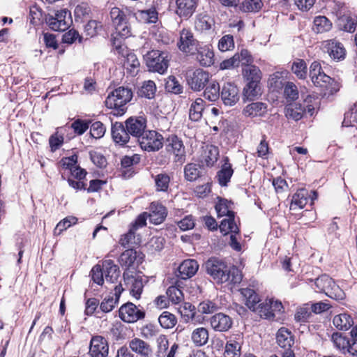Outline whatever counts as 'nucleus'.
<instances>
[{
	"label": "nucleus",
	"instance_id": "9d476101",
	"mask_svg": "<svg viewBox=\"0 0 357 357\" xmlns=\"http://www.w3.org/2000/svg\"><path fill=\"white\" fill-rule=\"evenodd\" d=\"M199 43V42L194 38V35L190 29L184 28L180 31L177 47L181 52L195 54Z\"/></svg>",
	"mask_w": 357,
	"mask_h": 357
},
{
	"label": "nucleus",
	"instance_id": "4c0bfd02",
	"mask_svg": "<svg viewBox=\"0 0 357 357\" xmlns=\"http://www.w3.org/2000/svg\"><path fill=\"white\" fill-rule=\"evenodd\" d=\"M205 101L200 98L192 102L189 109V117L192 121H197L201 119L204 109Z\"/></svg>",
	"mask_w": 357,
	"mask_h": 357
},
{
	"label": "nucleus",
	"instance_id": "c756f323",
	"mask_svg": "<svg viewBox=\"0 0 357 357\" xmlns=\"http://www.w3.org/2000/svg\"><path fill=\"white\" fill-rule=\"evenodd\" d=\"M245 305L252 311L260 302V298L255 291L250 288H242L240 290Z\"/></svg>",
	"mask_w": 357,
	"mask_h": 357
},
{
	"label": "nucleus",
	"instance_id": "4be33fe9",
	"mask_svg": "<svg viewBox=\"0 0 357 357\" xmlns=\"http://www.w3.org/2000/svg\"><path fill=\"white\" fill-rule=\"evenodd\" d=\"M333 347L342 354H349L351 343L349 337L341 333L335 332L331 337Z\"/></svg>",
	"mask_w": 357,
	"mask_h": 357
},
{
	"label": "nucleus",
	"instance_id": "2eb2a0df",
	"mask_svg": "<svg viewBox=\"0 0 357 357\" xmlns=\"http://www.w3.org/2000/svg\"><path fill=\"white\" fill-rule=\"evenodd\" d=\"M196 60L202 66H211L214 63V53L211 46L199 43L197 46L195 54Z\"/></svg>",
	"mask_w": 357,
	"mask_h": 357
},
{
	"label": "nucleus",
	"instance_id": "c9c22d12",
	"mask_svg": "<svg viewBox=\"0 0 357 357\" xmlns=\"http://www.w3.org/2000/svg\"><path fill=\"white\" fill-rule=\"evenodd\" d=\"M208 331L204 327H198L193 330L191 334V340L196 347H202L208 341Z\"/></svg>",
	"mask_w": 357,
	"mask_h": 357
},
{
	"label": "nucleus",
	"instance_id": "680f3d73",
	"mask_svg": "<svg viewBox=\"0 0 357 357\" xmlns=\"http://www.w3.org/2000/svg\"><path fill=\"white\" fill-rule=\"evenodd\" d=\"M333 279L327 275H322L314 280L317 291L326 294L332 284Z\"/></svg>",
	"mask_w": 357,
	"mask_h": 357
},
{
	"label": "nucleus",
	"instance_id": "423d86ee",
	"mask_svg": "<svg viewBox=\"0 0 357 357\" xmlns=\"http://www.w3.org/2000/svg\"><path fill=\"white\" fill-rule=\"evenodd\" d=\"M165 149L174 155V161L183 164L186 158L185 148L181 138L174 134L169 135L164 139Z\"/></svg>",
	"mask_w": 357,
	"mask_h": 357
},
{
	"label": "nucleus",
	"instance_id": "393cba45",
	"mask_svg": "<svg viewBox=\"0 0 357 357\" xmlns=\"http://www.w3.org/2000/svg\"><path fill=\"white\" fill-rule=\"evenodd\" d=\"M148 215L151 222L159 225L165 220L167 212L166 208L161 204L152 202L150 206V212Z\"/></svg>",
	"mask_w": 357,
	"mask_h": 357
},
{
	"label": "nucleus",
	"instance_id": "1a4fd4ad",
	"mask_svg": "<svg viewBox=\"0 0 357 357\" xmlns=\"http://www.w3.org/2000/svg\"><path fill=\"white\" fill-rule=\"evenodd\" d=\"M209 73L200 68L188 72L186 76L187 83L194 91H199L203 89L206 83L209 82Z\"/></svg>",
	"mask_w": 357,
	"mask_h": 357
},
{
	"label": "nucleus",
	"instance_id": "c85d7f7f",
	"mask_svg": "<svg viewBox=\"0 0 357 357\" xmlns=\"http://www.w3.org/2000/svg\"><path fill=\"white\" fill-rule=\"evenodd\" d=\"M267 112V106L261 102L250 103L245 107L243 114L247 117L262 116Z\"/></svg>",
	"mask_w": 357,
	"mask_h": 357
},
{
	"label": "nucleus",
	"instance_id": "5fc2aeb1",
	"mask_svg": "<svg viewBox=\"0 0 357 357\" xmlns=\"http://www.w3.org/2000/svg\"><path fill=\"white\" fill-rule=\"evenodd\" d=\"M184 174L188 181H195L200 176L199 166L194 163L187 164L184 168Z\"/></svg>",
	"mask_w": 357,
	"mask_h": 357
},
{
	"label": "nucleus",
	"instance_id": "bf43d9fd",
	"mask_svg": "<svg viewBox=\"0 0 357 357\" xmlns=\"http://www.w3.org/2000/svg\"><path fill=\"white\" fill-rule=\"evenodd\" d=\"M328 297L337 300L341 301L345 298V294L340 287L335 284V282L332 280V284L330 285V287L327 289V291L325 294Z\"/></svg>",
	"mask_w": 357,
	"mask_h": 357
},
{
	"label": "nucleus",
	"instance_id": "774afa93",
	"mask_svg": "<svg viewBox=\"0 0 357 357\" xmlns=\"http://www.w3.org/2000/svg\"><path fill=\"white\" fill-rule=\"evenodd\" d=\"M91 275L93 281L98 285H102L104 283V275L102 266L96 265L91 271Z\"/></svg>",
	"mask_w": 357,
	"mask_h": 357
},
{
	"label": "nucleus",
	"instance_id": "a19ab883",
	"mask_svg": "<svg viewBox=\"0 0 357 357\" xmlns=\"http://www.w3.org/2000/svg\"><path fill=\"white\" fill-rule=\"evenodd\" d=\"M313 30L317 33L329 31L332 28V23L325 16H317L313 22Z\"/></svg>",
	"mask_w": 357,
	"mask_h": 357
},
{
	"label": "nucleus",
	"instance_id": "f03ea898",
	"mask_svg": "<svg viewBox=\"0 0 357 357\" xmlns=\"http://www.w3.org/2000/svg\"><path fill=\"white\" fill-rule=\"evenodd\" d=\"M132 95L130 89L120 86L109 93L105 100V105L108 108L114 109L113 112L114 116H121L125 113L124 106L131 100Z\"/></svg>",
	"mask_w": 357,
	"mask_h": 357
},
{
	"label": "nucleus",
	"instance_id": "20e7f679",
	"mask_svg": "<svg viewBox=\"0 0 357 357\" xmlns=\"http://www.w3.org/2000/svg\"><path fill=\"white\" fill-rule=\"evenodd\" d=\"M310 76L314 85L322 89L329 93H333L337 91L336 83L334 79L324 73L321 64L318 61L312 63L310 67Z\"/></svg>",
	"mask_w": 357,
	"mask_h": 357
},
{
	"label": "nucleus",
	"instance_id": "3c124183",
	"mask_svg": "<svg viewBox=\"0 0 357 357\" xmlns=\"http://www.w3.org/2000/svg\"><path fill=\"white\" fill-rule=\"evenodd\" d=\"M72 17H67V22H61L56 17H51L48 19L49 26L51 29L58 31H63L71 25Z\"/></svg>",
	"mask_w": 357,
	"mask_h": 357
},
{
	"label": "nucleus",
	"instance_id": "0eeeda50",
	"mask_svg": "<svg viewBox=\"0 0 357 357\" xmlns=\"http://www.w3.org/2000/svg\"><path fill=\"white\" fill-rule=\"evenodd\" d=\"M113 45L116 53L126 58L123 63L125 68L132 75H135L139 70L140 65L136 55L132 52H129L127 47L122 45L121 41H118L116 39H114Z\"/></svg>",
	"mask_w": 357,
	"mask_h": 357
},
{
	"label": "nucleus",
	"instance_id": "338daca9",
	"mask_svg": "<svg viewBox=\"0 0 357 357\" xmlns=\"http://www.w3.org/2000/svg\"><path fill=\"white\" fill-rule=\"evenodd\" d=\"M197 309L202 314H211L218 310V305L211 301H205L199 304Z\"/></svg>",
	"mask_w": 357,
	"mask_h": 357
},
{
	"label": "nucleus",
	"instance_id": "39448f33",
	"mask_svg": "<svg viewBox=\"0 0 357 357\" xmlns=\"http://www.w3.org/2000/svg\"><path fill=\"white\" fill-rule=\"evenodd\" d=\"M144 60L149 71L164 74L169 67L170 57L167 52L151 50L144 55Z\"/></svg>",
	"mask_w": 357,
	"mask_h": 357
},
{
	"label": "nucleus",
	"instance_id": "09e8293b",
	"mask_svg": "<svg viewBox=\"0 0 357 357\" xmlns=\"http://www.w3.org/2000/svg\"><path fill=\"white\" fill-rule=\"evenodd\" d=\"M63 132L62 128H57L56 132L49 139V144L52 152L58 150L63 144Z\"/></svg>",
	"mask_w": 357,
	"mask_h": 357
},
{
	"label": "nucleus",
	"instance_id": "6ab92c4d",
	"mask_svg": "<svg viewBox=\"0 0 357 357\" xmlns=\"http://www.w3.org/2000/svg\"><path fill=\"white\" fill-rule=\"evenodd\" d=\"M112 136L114 142L120 145L126 144L130 139V135L123 125L120 122H115L112 124Z\"/></svg>",
	"mask_w": 357,
	"mask_h": 357
},
{
	"label": "nucleus",
	"instance_id": "b1692460",
	"mask_svg": "<svg viewBox=\"0 0 357 357\" xmlns=\"http://www.w3.org/2000/svg\"><path fill=\"white\" fill-rule=\"evenodd\" d=\"M123 290V289L121 284L116 285L114 288V293L105 297L100 304V310L104 312H111L118 303Z\"/></svg>",
	"mask_w": 357,
	"mask_h": 357
},
{
	"label": "nucleus",
	"instance_id": "f3484780",
	"mask_svg": "<svg viewBox=\"0 0 357 357\" xmlns=\"http://www.w3.org/2000/svg\"><path fill=\"white\" fill-rule=\"evenodd\" d=\"M108 350V344L104 337L102 336L92 337L89 348V354L92 357H106Z\"/></svg>",
	"mask_w": 357,
	"mask_h": 357
},
{
	"label": "nucleus",
	"instance_id": "c03bdc74",
	"mask_svg": "<svg viewBox=\"0 0 357 357\" xmlns=\"http://www.w3.org/2000/svg\"><path fill=\"white\" fill-rule=\"evenodd\" d=\"M304 112L305 109L298 103L289 104L286 107V116L294 121L301 119Z\"/></svg>",
	"mask_w": 357,
	"mask_h": 357
},
{
	"label": "nucleus",
	"instance_id": "69168bd1",
	"mask_svg": "<svg viewBox=\"0 0 357 357\" xmlns=\"http://www.w3.org/2000/svg\"><path fill=\"white\" fill-rule=\"evenodd\" d=\"M105 130V127L102 123L96 121L91 126L90 134L93 138L100 139L104 136Z\"/></svg>",
	"mask_w": 357,
	"mask_h": 357
},
{
	"label": "nucleus",
	"instance_id": "052dcab7",
	"mask_svg": "<svg viewBox=\"0 0 357 357\" xmlns=\"http://www.w3.org/2000/svg\"><path fill=\"white\" fill-rule=\"evenodd\" d=\"M135 230L131 227L129 231L121 238L119 243L125 248L137 244L139 238L135 236Z\"/></svg>",
	"mask_w": 357,
	"mask_h": 357
},
{
	"label": "nucleus",
	"instance_id": "cd10ccee",
	"mask_svg": "<svg viewBox=\"0 0 357 357\" xmlns=\"http://www.w3.org/2000/svg\"><path fill=\"white\" fill-rule=\"evenodd\" d=\"M245 82L246 84L243 90V97L244 100H252L261 95V82Z\"/></svg>",
	"mask_w": 357,
	"mask_h": 357
},
{
	"label": "nucleus",
	"instance_id": "e2e57ef3",
	"mask_svg": "<svg viewBox=\"0 0 357 357\" xmlns=\"http://www.w3.org/2000/svg\"><path fill=\"white\" fill-rule=\"evenodd\" d=\"M170 177L167 174H159L155 177L157 190L165 192L169 188Z\"/></svg>",
	"mask_w": 357,
	"mask_h": 357
},
{
	"label": "nucleus",
	"instance_id": "ddd939ff",
	"mask_svg": "<svg viewBox=\"0 0 357 357\" xmlns=\"http://www.w3.org/2000/svg\"><path fill=\"white\" fill-rule=\"evenodd\" d=\"M125 124L130 136L138 139L146 130L147 121L141 116H131L125 121Z\"/></svg>",
	"mask_w": 357,
	"mask_h": 357
},
{
	"label": "nucleus",
	"instance_id": "72a5a7b5",
	"mask_svg": "<svg viewBox=\"0 0 357 357\" xmlns=\"http://www.w3.org/2000/svg\"><path fill=\"white\" fill-rule=\"evenodd\" d=\"M136 19L142 23H155L158 20V13L155 8L138 10L135 14Z\"/></svg>",
	"mask_w": 357,
	"mask_h": 357
},
{
	"label": "nucleus",
	"instance_id": "aec40b11",
	"mask_svg": "<svg viewBox=\"0 0 357 357\" xmlns=\"http://www.w3.org/2000/svg\"><path fill=\"white\" fill-rule=\"evenodd\" d=\"M210 323L215 331L220 332L229 331L233 324L231 317L223 313H217L211 317Z\"/></svg>",
	"mask_w": 357,
	"mask_h": 357
},
{
	"label": "nucleus",
	"instance_id": "473e14b6",
	"mask_svg": "<svg viewBox=\"0 0 357 357\" xmlns=\"http://www.w3.org/2000/svg\"><path fill=\"white\" fill-rule=\"evenodd\" d=\"M129 347L131 350L140 354L142 357H149L151 354V349L149 344L139 338L132 339Z\"/></svg>",
	"mask_w": 357,
	"mask_h": 357
},
{
	"label": "nucleus",
	"instance_id": "5701e85b",
	"mask_svg": "<svg viewBox=\"0 0 357 357\" xmlns=\"http://www.w3.org/2000/svg\"><path fill=\"white\" fill-rule=\"evenodd\" d=\"M199 264L195 259L184 260L178 266V276L183 280L192 278L197 272Z\"/></svg>",
	"mask_w": 357,
	"mask_h": 357
},
{
	"label": "nucleus",
	"instance_id": "f8f14e48",
	"mask_svg": "<svg viewBox=\"0 0 357 357\" xmlns=\"http://www.w3.org/2000/svg\"><path fill=\"white\" fill-rule=\"evenodd\" d=\"M120 319L126 323H135L145 317V312L132 303L123 305L119 310Z\"/></svg>",
	"mask_w": 357,
	"mask_h": 357
},
{
	"label": "nucleus",
	"instance_id": "ea45409f",
	"mask_svg": "<svg viewBox=\"0 0 357 357\" xmlns=\"http://www.w3.org/2000/svg\"><path fill=\"white\" fill-rule=\"evenodd\" d=\"M227 158H225V163L222 165L221 169L218 172V180L220 185L225 186L230 181L233 174L231 165L229 163Z\"/></svg>",
	"mask_w": 357,
	"mask_h": 357
},
{
	"label": "nucleus",
	"instance_id": "603ef678",
	"mask_svg": "<svg viewBox=\"0 0 357 357\" xmlns=\"http://www.w3.org/2000/svg\"><path fill=\"white\" fill-rule=\"evenodd\" d=\"M240 3L244 12H257L263 6L261 0H240Z\"/></svg>",
	"mask_w": 357,
	"mask_h": 357
},
{
	"label": "nucleus",
	"instance_id": "f704fd0d",
	"mask_svg": "<svg viewBox=\"0 0 357 357\" xmlns=\"http://www.w3.org/2000/svg\"><path fill=\"white\" fill-rule=\"evenodd\" d=\"M333 323L338 330L347 331L354 325V320L350 314L341 313L333 317Z\"/></svg>",
	"mask_w": 357,
	"mask_h": 357
},
{
	"label": "nucleus",
	"instance_id": "e433bc0d",
	"mask_svg": "<svg viewBox=\"0 0 357 357\" xmlns=\"http://www.w3.org/2000/svg\"><path fill=\"white\" fill-rule=\"evenodd\" d=\"M308 192L305 189L298 190L292 197L290 210L301 209L307 203Z\"/></svg>",
	"mask_w": 357,
	"mask_h": 357
},
{
	"label": "nucleus",
	"instance_id": "4d7b16f0",
	"mask_svg": "<svg viewBox=\"0 0 357 357\" xmlns=\"http://www.w3.org/2000/svg\"><path fill=\"white\" fill-rule=\"evenodd\" d=\"M165 89L168 92L179 94L183 91V86L174 76H169L165 82Z\"/></svg>",
	"mask_w": 357,
	"mask_h": 357
},
{
	"label": "nucleus",
	"instance_id": "dca6fc26",
	"mask_svg": "<svg viewBox=\"0 0 357 357\" xmlns=\"http://www.w3.org/2000/svg\"><path fill=\"white\" fill-rule=\"evenodd\" d=\"M220 96L225 105L233 106L239 100V90L235 84L227 82L223 85Z\"/></svg>",
	"mask_w": 357,
	"mask_h": 357
},
{
	"label": "nucleus",
	"instance_id": "49530a36",
	"mask_svg": "<svg viewBox=\"0 0 357 357\" xmlns=\"http://www.w3.org/2000/svg\"><path fill=\"white\" fill-rule=\"evenodd\" d=\"M137 260V252L133 249H128L120 256L119 262L122 266L128 268L134 266Z\"/></svg>",
	"mask_w": 357,
	"mask_h": 357
},
{
	"label": "nucleus",
	"instance_id": "de8ad7c7",
	"mask_svg": "<svg viewBox=\"0 0 357 357\" xmlns=\"http://www.w3.org/2000/svg\"><path fill=\"white\" fill-rule=\"evenodd\" d=\"M158 321L163 328L169 329L176 324L177 319L174 314L165 311L159 316Z\"/></svg>",
	"mask_w": 357,
	"mask_h": 357
},
{
	"label": "nucleus",
	"instance_id": "79ce46f5",
	"mask_svg": "<svg viewBox=\"0 0 357 357\" xmlns=\"http://www.w3.org/2000/svg\"><path fill=\"white\" fill-rule=\"evenodd\" d=\"M243 75L245 81L255 82L261 79V72L260 69L254 65H247L243 68Z\"/></svg>",
	"mask_w": 357,
	"mask_h": 357
},
{
	"label": "nucleus",
	"instance_id": "a211bd4d",
	"mask_svg": "<svg viewBox=\"0 0 357 357\" xmlns=\"http://www.w3.org/2000/svg\"><path fill=\"white\" fill-rule=\"evenodd\" d=\"M197 0H176V14L180 17L189 18L195 13Z\"/></svg>",
	"mask_w": 357,
	"mask_h": 357
},
{
	"label": "nucleus",
	"instance_id": "6e6552de",
	"mask_svg": "<svg viewBox=\"0 0 357 357\" xmlns=\"http://www.w3.org/2000/svg\"><path fill=\"white\" fill-rule=\"evenodd\" d=\"M142 149L146 151H157L164 144L163 136L155 130H146L137 139Z\"/></svg>",
	"mask_w": 357,
	"mask_h": 357
},
{
	"label": "nucleus",
	"instance_id": "13d9d810",
	"mask_svg": "<svg viewBox=\"0 0 357 357\" xmlns=\"http://www.w3.org/2000/svg\"><path fill=\"white\" fill-rule=\"evenodd\" d=\"M166 294L169 300L174 304L181 303L184 298L182 291L176 286H170L167 289Z\"/></svg>",
	"mask_w": 357,
	"mask_h": 357
},
{
	"label": "nucleus",
	"instance_id": "f257e3e1",
	"mask_svg": "<svg viewBox=\"0 0 357 357\" xmlns=\"http://www.w3.org/2000/svg\"><path fill=\"white\" fill-rule=\"evenodd\" d=\"M206 273L218 284H236L242 280L241 271L235 266H228L224 261L211 257L205 264Z\"/></svg>",
	"mask_w": 357,
	"mask_h": 357
},
{
	"label": "nucleus",
	"instance_id": "864d4df0",
	"mask_svg": "<svg viewBox=\"0 0 357 357\" xmlns=\"http://www.w3.org/2000/svg\"><path fill=\"white\" fill-rule=\"evenodd\" d=\"M253 312L258 314L261 317L264 319H271L274 317L273 312L271 310L270 305H268V302L266 300L263 303H259L256 308L252 310Z\"/></svg>",
	"mask_w": 357,
	"mask_h": 357
},
{
	"label": "nucleus",
	"instance_id": "9b49d317",
	"mask_svg": "<svg viewBox=\"0 0 357 357\" xmlns=\"http://www.w3.org/2000/svg\"><path fill=\"white\" fill-rule=\"evenodd\" d=\"M277 343L280 347L284 349L282 352V357H295V354L291 349L294 344V335L285 328H281L278 330L276 335Z\"/></svg>",
	"mask_w": 357,
	"mask_h": 357
},
{
	"label": "nucleus",
	"instance_id": "58836bf2",
	"mask_svg": "<svg viewBox=\"0 0 357 357\" xmlns=\"http://www.w3.org/2000/svg\"><path fill=\"white\" fill-rule=\"evenodd\" d=\"M156 92V85L152 80L144 81L137 90V95L139 97L147 99L154 98Z\"/></svg>",
	"mask_w": 357,
	"mask_h": 357
},
{
	"label": "nucleus",
	"instance_id": "a878e982",
	"mask_svg": "<svg viewBox=\"0 0 357 357\" xmlns=\"http://www.w3.org/2000/svg\"><path fill=\"white\" fill-rule=\"evenodd\" d=\"M104 280L109 283H114L117 281L120 271L117 265L114 264L111 259L105 260L102 263Z\"/></svg>",
	"mask_w": 357,
	"mask_h": 357
},
{
	"label": "nucleus",
	"instance_id": "2f4dec72",
	"mask_svg": "<svg viewBox=\"0 0 357 357\" xmlns=\"http://www.w3.org/2000/svg\"><path fill=\"white\" fill-rule=\"evenodd\" d=\"M214 24V20L210 15L206 13H200L196 17L195 27L198 31L204 32L210 30Z\"/></svg>",
	"mask_w": 357,
	"mask_h": 357
},
{
	"label": "nucleus",
	"instance_id": "a18cd8bd",
	"mask_svg": "<svg viewBox=\"0 0 357 357\" xmlns=\"http://www.w3.org/2000/svg\"><path fill=\"white\" fill-rule=\"evenodd\" d=\"M30 22L34 26H43L45 18L43 17V8L40 5L36 3L30 8Z\"/></svg>",
	"mask_w": 357,
	"mask_h": 357
},
{
	"label": "nucleus",
	"instance_id": "412c9836",
	"mask_svg": "<svg viewBox=\"0 0 357 357\" xmlns=\"http://www.w3.org/2000/svg\"><path fill=\"white\" fill-rule=\"evenodd\" d=\"M243 337L238 334L231 337L225 344V357H240Z\"/></svg>",
	"mask_w": 357,
	"mask_h": 357
},
{
	"label": "nucleus",
	"instance_id": "7ed1b4c3",
	"mask_svg": "<svg viewBox=\"0 0 357 357\" xmlns=\"http://www.w3.org/2000/svg\"><path fill=\"white\" fill-rule=\"evenodd\" d=\"M215 210L218 217L225 216L219 226L223 235L228 234L229 231L236 233L239 231L234 221V212L232 211L231 202L227 199L220 198L218 202L215 204Z\"/></svg>",
	"mask_w": 357,
	"mask_h": 357
},
{
	"label": "nucleus",
	"instance_id": "8fccbe9b",
	"mask_svg": "<svg viewBox=\"0 0 357 357\" xmlns=\"http://www.w3.org/2000/svg\"><path fill=\"white\" fill-rule=\"evenodd\" d=\"M220 86L215 81H212L204 91V97L210 101H215L219 98Z\"/></svg>",
	"mask_w": 357,
	"mask_h": 357
},
{
	"label": "nucleus",
	"instance_id": "7c9ffc66",
	"mask_svg": "<svg viewBox=\"0 0 357 357\" xmlns=\"http://www.w3.org/2000/svg\"><path fill=\"white\" fill-rule=\"evenodd\" d=\"M116 33L121 37L127 38L130 35V27L128 23V18L124 13L112 21Z\"/></svg>",
	"mask_w": 357,
	"mask_h": 357
},
{
	"label": "nucleus",
	"instance_id": "37998d69",
	"mask_svg": "<svg viewBox=\"0 0 357 357\" xmlns=\"http://www.w3.org/2000/svg\"><path fill=\"white\" fill-rule=\"evenodd\" d=\"M219 157V149L213 145H206L204 149V158L207 166H213Z\"/></svg>",
	"mask_w": 357,
	"mask_h": 357
},
{
	"label": "nucleus",
	"instance_id": "0e129e2a",
	"mask_svg": "<svg viewBox=\"0 0 357 357\" xmlns=\"http://www.w3.org/2000/svg\"><path fill=\"white\" fill-rule=\"evenodd\" d=\"M234 47L233 36L225 35L222 36L218 43V48L222 52L229 51Z\"/></svg>",
	"mask_w": 357,
	"mask_h": 357
},
{
	"label": "nucleus",
	"instance_id": "6e6d98bb",
	"mask_svg": "<svg viewBox=\"0 0 357 357\" xmlns=\"http://www.w3.org/2000/svg\"><path fill=\"white\" fill-rule=\"evenodd\" d=\"M291 70L299 79H305L307 76V65L303 59H296L294 61Z\"/></svg>",
	"mask_w": 357,
	"mask_h": 357
},
{
	"label": "nucleus",
	"instance_id": "bb28decb",
	"mask_svg": "<svg viewBox=\"0 0 357 357\" xmlns=\"http://www.w3.org/2000/svg\"><path fill=\"white\" fill-rule=\"evenodd\" d=\"M125 282L130 287V294L137 299L140 298L144 284L141 276H126L123 275Z\"/></svg>",
	"mask_w": 357,
	"mask_h": 357
},
{
	"label": "nucleus",
	"instance_id": "4468645a",
	"mask_svg": "<svg viewBox=\"0 0 357 357\" xmlns=\"http://www.w3.org/2000/svg\"><path fill=\"white\" fill-rule=\"evenodd\" d=\"M322 47L324 50L335 61H341L345 57L346 50L344 45L335 39L324 41Z\"/></svg>",
	"mask_w": 357,
	"mask_h": 357
}]
</instances>
